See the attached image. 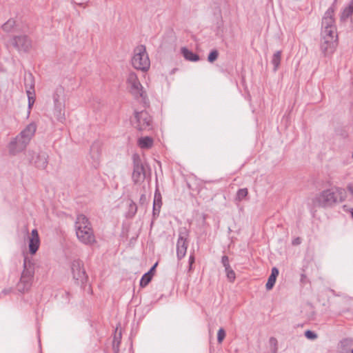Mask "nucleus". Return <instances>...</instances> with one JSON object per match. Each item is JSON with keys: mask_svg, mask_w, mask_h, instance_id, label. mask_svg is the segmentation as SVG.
Instances as JSON below:
<instances>
[{"mask_svg": "<svg viewBox=\"0 0 353 353\" xmlns=\"http://www.w3.org/2000/svg\"><path fill=\"white\" fill-rule=\"evenodd\" d=\"M346 198L345 189L334 187L322 191L318 194L314 202L316 205L321 208H332L336 203H342Z\"/></svg>", "mask_w": 353, "mask_h": 353, "instance_id": "obj_1", "label": "nucleus"}, {"mask_svg": "<svg viewBox=\"0 0 353 353\" xmlns=\"http://www.w3.org/2000/svg\"><path fill=\"white\" fill-rule=\"evenodd\" d=\"M23 271L21 274L20 279L17 283V290L21 293L28 292L32 285L34 276L35 263L33 260L25 256L23 263Z\"/></svg>", "mask_w": 353, "mask_h": 353, "instance_id": "obj_2", "label": "nucleus"}, {"mask_svg": "<svg viewBox=\"0 0 353 353\" xmlns=\"http://www.w3.org/2000/svg\"><path fill=\"white\" fill-rule=\"evenodd\" d=\"M334 13V10L332 7L329 8L325 12L321 21V37L338 39Z\"/></svg>", "mask_w": 353, "mask_h": 353, "instance_id": "obj_3", "label": "nucleus"}, {"mask_svg": "<svg viewBox=\"0 0 353 353\" xmlns=\"http://www.w3.org/2000/svg\"><path fill=\"white\" fill-rule=\"evenodd\" d=\"M132 66L138 70L147 72L150 66V61L144 45H139L134 49L132 58Z\"/></svg>", "mask_w": 353, "mask_h": 353, "instance_id": "obj_4", "label": "nucleus"}, {"mask_svg": "<svg viewBox=\"0 0 353 353\" xmlns=\"http://www.w3.org/2000/svg\"><path fill=\"white\" fill-rule=\"evenodd\" d=\"M26 32L12 35L9 39V44L19 52L27 53L32 47V41Z\"/></svg>", "mask_w": 353, "mask_h": 353, "instance_id": "obj_5", "label": "nucleus"}, {"mask_svg": "<svg viewBox=\"0 0 353 353\" xmlns=\"http://www.w3.org/2000/svg\"><path fill=\"white\" fill-rule=\"evenodd\" d=\"M133 172L132 180L134 184L141 183L144 181L146 177L147 164L142 161L138 154L132 155Z\"/></svg>", "mask_w": 353, "mask_h": 353, "instance_id": "obj_6", "label": "nucleus"}, {"mask_svg": "<svg viewBox=\"0 0 353 353\" xmlns=\"http://www.w3.org/2000/svg\"><path fill=\"white\" fill-rule=\"evenodd\" d=\"M127 83L130 87L131 93L136 97H140L145 102L147 94L143 90V88L141 84L137 75L134 72H130L127 78Z\"/></svg>", "mask_w": 353, "mask_h": 353, "instance_id": "obj_7", "label": "nucleus"}, {"mask_svg": "<svg viewBox=\"0 0 353 353\" xmlns=\"http://www.w3.org/2000/svg\"><path fill=\"white\" fill-rule=\"evenodd\" d=\"M132 123L139 131L150 130L152 129V117L145 110L135 112Z\"/></svg>", "mask_w": 353, "mask_h": 353, "instance_id": "obj_8", "label": "nucleus"}, {"mask_svg": "<svg viewBox=\"0 0 353 353\" xmlns=\"http://www.w3.org/2000/svg\"><path fill=\"white\" fill-rule=\"evenodd\" d=\"M71 271L73 279L77 284L83 285L86 283L88 276L82 261L79 259L74 260L71 263Z\"/></svg>", "mask_w": 353, "mask_h": 353, "instance_id": "obj_9", "label": "nucleus"}, {"mask_svg": "<svg viewBox=\"0 0 353 353\" xmlns=\"http://www.w3.org/2000/svg\"><path fill=\"white\" fill-rule=\"evenodd\" d=\"M28 158L30 163L39 169H45L48 165V156L45 152L36 153L33 151H28Z\"/></svg>", "mask_w": 353, "mask_h": 353, "instance_id": "obj_10", "label": "nucleus"}, {"mask_svg": "<svg viewBox=\"0 0 353 353\" xmlns=\"http://www.w3.org/2000/svg\"><path fill=\"white\" fill-rule=\"evenodd\" d=\"M188 232L185 228L180 230L176 243V256L179 260L182 259L185 256L188 246Z\"/></svg>", "mask_w": 353, "mask_h": 353, "instance_id": "obj_11", "label": "nucleus"}, {"mask_svg": "<svg viewBox=\"0 0 353 353\" xmlns=\"http://www.w3.org/2000/svg\"><path fill=\"white\" fill-rule=\"evenodd\" d=\"M28 144L24 139H21L17 135L12 139L8 145L10 154L14 156L21 152L26 148Z\"/></svg>", "mask_w": 353, "mask_h": 353, "instance_id": "obj_12", "label": "nucleus"}, {"mask_svg": "<svg viewBox=\"0 0 353 353\" xmlns=\"http://www.w3.org/2000/svg\"><path fill=\"white\" fill-rule=\"evenodd\" d=\"M338 45V39H327L321 37L320 49L324 56L332 54Z\"/></svg>", "mask_w": 353, "mask_h": 353, "instance_id": "obj_13", "label": "nucleus"}, {"mask_svg": "<svg viewBox=\"0 0 353 353\" xmlns=\"http://www.w3.org/2000/svg\"><path fill=\"white\" fill-rule=\"evenodd\" d=\"M76 236L77 239L85 245H92L97 242L93 230L82 232L77 231Z\"/></svg>", "mask_w": 353, "mask_h": 353, "instance_id": "obj_14", "label": "nucleus"}, {"mask_svg": "<svg viewBox=\"0 0 353 353\" xmlns=\"http://www.w3.org/2000/svg\"><path fill=\"white\" fill-rule=\"evenodd\" d=\"M75 232L77 231H87L93 230L89 219L83 214H79L74 223Z\"/></svg>", "mask_w": 353, "mask_h": 353, "instance_id": "obj_15", "label": "nucleus"}, {"mask_svg": "<svg viewBox=\"0 0 353 353\" xmlns=\"http://www.w3.org/2000/svg\"><path fill=\"white\" fill-rule=\"evenodd\" d=\"M25 26L17 23L14 19H8L6 23L1 26L2 30L5 32H24Z\"/></svg>", "mask_w": 353, "mask_h": 353, "instance_id": "obj_16", "label": "nucleus"}, {"mask_svg": "<svg viewBox=\"0 0 353 353\" xmlns=\"http://www.w3.org/2000/svg\"><path fill=\"white\" fill-rule=\"evenodd\" d=\"M37 130V125L34 122L28 124L19 134L21 139H24L28 143H30Z\"/></svg>", "mask_w": 353, "mask_h": 353, "instance_id": "obj_17", "label": "nucleus"}, {"mask_svg": "<svg viewBox=\"0 0 353 353\" xmlns=\"http://www.w3.org/2000/svg\"><path fill=\"white\" fill-rule=\"evenodd\" d=\"M53 114L61 123L65 120L64 101L54 103Z\"/></svg>", "mask_w": 353, "mask_h": 353, "instance_id": "obj_18", "label": "nucleus"}, {"mask_svg": "<svg viewBox=\"0 0 353 353\" xmlns=\"http://www.w3.org/2000/svg\"><path fill=\"white\" fill-rule=\"evenodd\" d=\"M340 353H353V339H344L340 342Z\"/></svg>", "mask_w": 353, "mask_h": 353, "instance_id": "obj_19", "label": "nucleus"}, {"mask_svg": "<svg viewBox=\"0 0 353 353\" xmlns=\"http://www.w3.org/2000/svg\"><path fill=\"white\" fill-rule=\"evenodd\" d=\"M181 53L186 60L190 61H197L199 60V56L197 54L194 53L186 48H181Z\"/></svg>", "mask_w": 353, "mask_h": 353, "instance_id": "obj_20", "label": "nucleus"}, {"mask_svg": "<svg viewBox=\"0 0 353 353\" xmlns=\"http://www.w3.org/2000/svg\"><path fill=\"white\" fill-rule=\"evenodd\" d=\"M353 14V0H351L347 5L342 11L341 14V20L346 21Z\"/></svg>", "mask_w": 353, "mask_h": 353, "instance_id": "obj_21", "label": "nucleus"}, {"mask_svg": "<svg viewBox=\"0 0 353 353\" xmlns=\"http://www.w3.org/2000/svg\"><path fill=\"white\" fill-rule=\"evenodd\" d=\"M101 143L99 141H94L90 146V154L93 159H97L101 153Z\"/></svg>", "mask_w": 353, "mask_h": 353, "instance_id": "obj_22", "label": "nucleus"}, {"mask_svg": "<svg viewBox=\"0 0 353 353\" xmlns=\"http://www.w3.org/2000/svg\"><path fill=\"white\" fill-rule=\"evenodd\" d=\"M40 245V239L39 238H30L29 239V251L31 254H34Z\"/></svg>", "mask_w": 353, "mask_h": 353, "instance_id": "obj_23", "label": "nucleus"}, {"mask_svg": "<svg viewBox=\"0 0 353 353\" xmlns=\"http://www.w3.org/2000/svg\"><path fill=\"white\" fill-rule=\"evenodd\" d=\"M138 144L140 148L148 149L153 145V139L150 137H141L139 139Z\"/></svg>", "mask_w": 353, "mask_h": 353, "instance_id": "obj_24", "label": "nucleus"}, {"mask_svg": "<svg viewBox=\"0 0 353 353\" xmlns=\"http://www.w3.org/2000/svg\"><path fill=\"white\" fill-rule=\"evenodd\" d=\"M24 83L26 90L34 91V80L32 74H28L24 77Z\"/></svg>", "mask_w": 353, "mask_h": 353, "instance_id": "obj_25", "label": "nucleus"}, {"mask_svg": "<svg viewBox=\"0 0 353 353\" xmlns=\"http://www.w3.org/2000/svg\"><path fill=\"white\" fill-rule=\"evenodd\" d=\"M281 60V51H276L272 56L271 63L274 65V71L276 72L280 65Z\"/></svg>", "mask_w": 353, "mask_h": 353, "instance_id": "obj_26", "label": "nucleus"}, {"mask_svg": "<svg viewBox=\"0 0 353 353\" xmlns=\"http://www.w3.org/2000/svg\"><path fill=\"white\" fill-rule=\"evenodd\" d=\"M63 93H64L63 87L61 85L57 86L53 93V95H52V99H53L54 103L62 102L63 101H61L60 99V97L63 94Z\"/></svg>", "mask_w": 353, "mask_h": 353, "instance_id": "obj_27", "label": "nucleus"}, {"mask_svg": "<svg viewBox=\"0 0 353 353\" xmlns=\"http://www.w3.org/2000/svg\"><path fill=\"white\" fill-rule=\"evenodd\" d=\"M248 194V190L247 188H241L239 189L236 194L235 200L237 201H241L244 199Z\"/></svg>", "mask_w": 353, "mask_h": 353, "instance_id": "obj_28", "label": "nucleus"}, {"mask_svg": "<svg viewBox=\"0 0 353 353\" xmlns=\"http://www.w3.org/2000/svg\"><path fill=\"white\" fill-rule=\"evenodd\" d=\"M28 100V109L30 110L35 101V92L33 90H26Z\"/></svg>", "mask_w": 353, "mask_h": 353, "instance_id": "obj_29", "label": "nucleus"}, {"mask_svg": "<svg viewBox=\"0 0 353 353\" xmlns=\"http://www.w3.org/2000/svg\"><path fill=\"white\" fill-rule=\"evenodd\" d=\"M152 279V276H150L149 274H144L142 276V278L141 279V281H140V286L142 287V288H145V286H147L149 283L151 281Z\"/></svg>", "mask_w": 353, "mask_h": 353, "instance_id": "obj_30", "label": "nucleus"}, {"mask_svg": "<svg viewBox=\"0 0 353 353\" xmlns=\"http://www.w3.org/2000/svg\"><path fill=\"white\" fill-rule=\"evenodd\" d=\"M121 341V332L117 333V330H115L114 336L112 341V348L115 349L116 345H120Z\"/></svg>", "mask_w": 353, "mask_h": 353, "instance_id": "obj_31", "label": "nucleus"}, {"mask_svg": "<svg viewBox=\"0 0 353 353\" xmlns=\"http://www.w3.org/2000/svg\"><path fill=\"white\" fill-rule=\"evenodd\" d=\"M219 57V52L217 50H212L208 56V61L210 63L215 61Z\"/></svg>", "mask_w": 353, "mask_h": 353, "instance_id": "obj_32", "label": "nucleus"}, {"mask_svg": "<svg viewBox=\"0 0 353 353\" xmlns=\"http://www.w3.org/2000/svg\"><path fill=\"white\" fill-rule=\"evenodd\" d=\"M276 278L273 275H270L268 279V282L266 283L265 288L268 290L272 289L274 287Z\"/></svg>", "mask_w": 353, "mask_h": 353, "instance_id": "obj_33", "label": "nucleus"}, {"mask_svg": "<svg viewBox=\"0 0 353 353\" xmlns=\"http://www.w3.org/2000/svg\"><path fill=\"white\" fill-rule=\"evenodd\" d=\"M157 204V205H162V197L161 194L158 189L156 190L154 192V203Z\"/></svg>", "mask_w": 353, "mask_h": 353, "instance_id": "obj_34", "label": "nucleus"}, {"mask_svg": "<svg viewBox=\"0 0 353 353\" xmlns=\"http://www.w3.org/2000/svg\"><path fill=\"white\" fill-rule=\"evenodd\" d=\"M226 336L225 331L223 328L221 327L217 332V341L219 344L222 343Z\"/></svg>", "mask_w": 353, "mask_h": 353, "instance_id": "obj_35", "label": "nucleus"}, {"mask_svg": "<svg viewBox=\"0 0 353 353\" xmlns=\"http://www.w3.org/2000/svg\"><path fill=\"white\" fill-rule=\"evenodd\" d=\"M161 208V205H157V204L153 203L152 215L154 218L159 216Z\"/></svg>", "mask_w": 353, "mask_h": 353, "instance_id": "obj_36", "label": "nucleus"}, {"mask_svg": "<svg viewBox=\"0 0 353 353\" xmlns=\"http://www.w3.org/2000/svg\"><path fill=\"white\" fill-rule=\"evenodd\" d=\"M226 276L230 282H234L236 278V274L234 270H230L226 273Z\"/></svg>", "mask_w": 353, "mask_h": 353, "instance_id": "obj_37", "label": "nucleus"}, {"mask_svg": "<svg viewBox=\"0 0 353 353\" xmlns=\"http://www.w3.org/2000/svg\"><path fill=\"white\" fill-rule=\"evenodd\" d=\"M305 336L309 339H315L317 338L316 334L311 330L305 331Z\"/></svg>", "mask_w": 353, "mask_h": 353, "instance_id": "obj_38", "label": "nucleus"}, {"mask_svg": "<svg viewBox=\"0 0 353 353\" xmlns=\"http://www.w3.org/2000/svg\"><path fill=\"white\" fill-rule=\"evenodd\" d=\"M195 261L194 255L193 254H190L189 257V271L192 270V265Z\"/></svg>", "mask_w": 353, "mask_h": 353, "instance_id": "obj_39", "label": "nucleus"}, {"mask_svg": "<svg viewBox=\"0 0 353 353\" xmlns=\"http://www.w3.org/2000/svg\"><path fill=\"white\" fill-rule=\"evenodd\" d=\"M147 201L148 199L146 195L145 194H142L139 199V204L141 205H144L147 203Z\"/></svg>", "mask_w": 353, "mask_h": 353, "instance_id": "obj_40", "label": "nucleus"}, {"mask_svg": "<svg viewBox=\"0 0 353 353\" xmlns=\"http://www.w3.org/2000/svg\"><path fill=\"white\" fill-rule=\"evenodd\" d=\"M221 263L223 267L228 266L230 265L228 256L226 255L223 256L221 258Z\"/></svg>", "mask_w": 353, "mask_h": 353, "instance_id": "obj_41", "label": "nucleus"}, {"mask_svg": "<svg viewBox=\"0 0 353 353\" xmlns=\"http://www.w3.org/2000/svg\"><path fill=\"white\" fill-rule=\"evenodd\" d=\"M130 210L133 212V214H134L137 211V206L133 201H131L130 203Z\"/></svg>", "mask_w": 353, "mask_h": 353, "instance_id": "obj_42", "label": "nucleus"}, {"mask_svg": "<svg viewBox=\"0 0 353 353\" xmlns=\"http://www.w3.org/2000/svg\"><path fill=\"white\" fill-rule=\"evenodd\" d=\"M157 265H158V263L157 262L156 263H154L153 265V266L150 268V270L146 273L149 274L150 276H153V275L154 274L155 269H156Z\"/></svg>", "mask_w": 353, "mask_h": 353, "instance_id": "obj_43", "label": "nucleus"}, {"mask_svg": "<svg viewBox=\"0 0 353 353\" xmlns=\"http://www.w3.org/2000/svg\"><path fill=\"white\" fill-rule=\"evenodd\" d=\"M301 243V239L300 237H296L294 239H293L292 244L293 245H299Z\"/></svg>", "mask_w": 353, "mask_h": 353, "instance_id": "obj_44", "label": "nucleus"}, {"mask_svg": "<svg viewBox=\"0 0 353 353\" xmlns=\"http://www.w3.org/2000/svg\"><path fill=\"white\" fill-rule=\"evenodd\" d=\"M30 238H39L38 231L37 229H34L31 232V236Z\"/></svg>", "mask_w": 353, "mask_h": 353, "instance_id": "obj_45", "label": "nucleus"}, {"mask_svg": "<svg viewBox=\"0 0 353 353\" xmlns=\"http://www.w3.org/2000/svg\"><path fill=\"white\" fill-rule=\"evenodd\" d=\"M270 275H273L274 276H275L276 278L279 275V270L276 268H273L272 269V272H271V274Z\"/></svg>", "mask_w": 353, "mask_h": 353, "instance_id": "obj_46", "label": "nucleus"}, {"mask_svg": "<svg viewBox=\"0 0 353 353\" xmlns=\"http://www.w3.org/2000/svg\"><path fill=\"white\" fill-rule=\"evenodd\" d=\"M301 282L302 283H305L307 282V276L305 274H301Z\"/></svg>", "mask_w": 353, "mask_h": 353, "instance_id": "obj_47", "label": "nucleus"}, {"mask_svg": "<svg viewBox=\"0 0 353 353\" xmlns=\"http://www.w3.org/2000/svg\"><path fill=\"white\" fill-rule=\"evenodd\" d=\"M347 189L350 192V194L353 196V186L350 184L347 186Z\"/></svg>", "mask_w": 353, "mask_h": 353, "instance_id": "obj_48", "label": "nucleus"}, {"mask_svg": "<svg viewBox=\"0 0 353 353\" xmlns=\"http://www.w3.org/2000/svg\"><path fill=\"white\" fill-rule=\"evenodd\" d=\"M224 268H225V271L226 273L228 272L230 270H233L230 265L228 266H225Z\"/></svg>", "mask_w": 353, "mask_h": 353, "instance_id": "obj_49", "label": "nucleus"}, {"mask_svg": "<svg viewBox=\"0 0 353 353\" xmlns=\"http://www.w3.org/2000/svg\"><path fill=\"white\" fill-rule=\"evenodd\" d=\"M11 292V288L10 289H5L3 290V293L5 294H7Z\"/></svg>", "mask_w": 353, "mask_h": 353, "instance_id": "obj_50", "label": "nucleus"}, {"mask_svg": "<svg viewBox=\"0 0 353 353\" xmlns=\"http://www.w3.org/2000/svg\"><path fill=\"white\" fill-rule=\"evenodd\" d=\"M114 353H118L119 351V345H116L115 349H113Z\"/></svg>", "mask_w": 353, "mask_h": 353, "instance_id": "obj_51", "label": "nucleus"}, {"mask_svg": "<svg viewBox=\"0 0 353 353\" xmlns=\"http://www.w3.org/2000/svg\"><path fill=\"white\" fill-rule=\"evenodd\" d=\"M270 342H271V343H273V342H274V343L276 344V342H277V341H276V339L275 338L272 337V338H270Z\"/></svg>", "mask_w": 353, "mask_h": 353, "instance_id": "obj_52", "label": "nucleus"}, {"mask_svg": "<svg viewBox=\"0 0 353 353\" xmlns=\"http://www.w3.org/2000/svg\"><path fill=\"white\" fill-rule=\"evenodd\" d=\"M350 212L351 215H352V218H353V208H351V209L350 210Z\"/></svg>", "mask_w": 353, "mask_h": 353, "instance_id": "obj_53", "label": "nucleus"}]
</instances>
